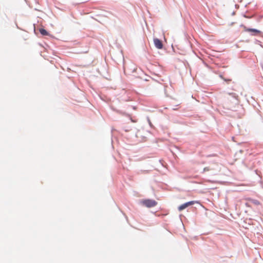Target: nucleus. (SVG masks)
Wrapping results in <instances>:
<instances>
[{
    "label": "nucleus",
    "mask_w": 263,
    "mask_h": 263,
    "mask_svg": "<svg viewBox=\"0 0 263 263\" xmlns=\"http://www.w3.org/2000/svg\"><path fill=\"white\" fill-rule=\"evenodd\" d=\"M40 32L42 35H47L48 34L47 31L44 29H40Z\"/></svg>",
    "instance_id": "obj_5"
},
{
    "label": "nucleus",
    "mask_w": 263,
    "mask_h": 263,
    "mask_svg": "<svg viewBox=\"0 0 263 263\" xmlns=\"http://www.w3.org/2000/svg\"><path fill=\"white\" fill-rule=\"evenodd\" d=\"M141 204L148 208L155 206L157 204V202L153 199H144L141 201Z\"/></svg>",
    "instance_id": "obj_1"
},
{
    "label": "nucleus",
    "mask_w": 263,
    "mask_h": 263,
    "mask_svg": "<svg viewBox=\"0 0 263 263\" xmlns=\"http://www.w3.org/2000/svg\"><path fill=\"white\" fill-rule=\"evenodd\" d=\"M154 43L155 44V46L156 48L158 49H162L163 48V44L161 40H160L158 39H154Z\"/></svg>",
    "instance_id": "obj_4"
},
{
    "label": "nucleus",
    "mask_w": 263,
    "mask_h": 263,
    "mask_svg": "<svg viewBox=\"0 0 263 263\" xmlns=\"http://www.w3.org/2000/svg\"><path fill=\"white\" fill-rule=\"evenodd\" d=\"M124 72H127V73H129V71L128 70L127 67H124Z\"/></svg>",
    "instance_id": "obj_6"
},
{
    "label": "nucleus",
    "mask_w": 263,
    "mask_h": 263,
    "mask_svg": "<svg viewBox=\"0 0 263 263\" xmlns=\"http://www.w3.org/2000/svg\"><path fill=\"white\" fill-rule=\"evenodd\" d=\"M244 31L246 32H251L252 35H256L260 33V31L256 29L248 28L246 26L243 27Z\"/></svg>",
    "instance_id": "obj_3"
},
{
    "label": "nucleus",
    "mask_w": 263,
    "mask_h": 263,
    "mask_svg": "<svg viewBox=\"0 0 263 263\" xmlns=\"http://www.w3.org/2000/svg\"><path fill=\"white\" fill-rule=\"evenodd\" d=\"M197 203V201H191L187 202H186L184 204H181L180 206L178 207L179 211H181L185 209L187 207H188L190 205H193L194 203Z\"/></svg>",
    "instance_id": "obj_2"
},
{
    "label": "nucleus",
    "mask_w": 263,
    "mask_h": 263,
    "mask_svg": "<svg viewBox=\"0 0 263 263\" xmlns=\"http://www.w3.org/2000/svg\"><path fill=\"white\" fill-rule=\"evenodd\" d=\"M209 170H209V168H208V167H205V168H204V171H209Z\"/></svg>",
    "instance_id": "obj_7"
},
{
    "label": "nucleus",
    "mask_w": 263,
    "mask_h": 263,
    "mask_svg": "<svg viewBox=\"0 0 263 263\" xmlns=\"http://www.w3.org/2000/svg\"><path fill=\"white\" fill-rule=\"evenodd\" d=\"M135 70H136V68H135V67H134V69H133V71H135Z\"/></svg>",
    "instance_id": "obj_8"
}]
</instances>
